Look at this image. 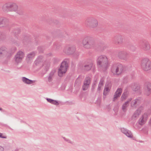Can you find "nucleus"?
I'll return each instance as SVG.
<instances>
[{
	"label": "nucleus",
	"mask_w": 151,
	"mask_h": 151,
	"mask_svg": "<svg viewBox=\"0 0 151 151\" xmlns=\"http://www.w3.org/2000/svg\"><path fill=\"white\" fill-rule=\"evenodd\" d=\"M82 44L83 47L87 49L93 48L95 45V43L93 39L89 37L84 38L82 41Z\"/></svg>",
	"instance_id": "obj_1"
},
{
	"label": "nucleus",
	"mask_w": 151,
	"mask_h": 151,
	"mask_svg": "<svg viewBox=\"0 0 151 151\" xmlns=\"http://www.w3.org/2000/svg\"><path fill=\"white\" fill-rule=\"evenodd\" d=\"M97 65L99 67L104 68H107L109 65L108 60L107 57L105 55H101L98 59Z\"/></svg>",
	"instance_id": "obj_2"
},
{
	"label": "nucleus",
	"mask_w": 151,
	"mask_h": 151,
	"mask_svg": "<svg viewBox=\"0 0 151 151\" xmlns=\"http://www.w3.org/2000/svg\"><path fill=\"white\" fill-rule=\"evenodd\" d=\"M85 24L88 27L93 28L97 27L99 23L96 19L92 18H89L85 20Z\"/></svg>",
	"instance_id": "obj_3"
},
{
	"label": "nucleus",
	"mask_w": 151,
	"mask_h": 151,
	"mask_svg": "<svg viewBox=\"0 0 151 151\" xmlns=\"http://www.w3.org/2000/svg\"><path fill=\"white\" fill-rule=\"evenodd\" d=\"M141 66L145 71L150 70L151 69V61L148 58H144L141 61Z\"/></svg>",
	"instance_id": "obj_4"
},
{
	"label": "nucleus",
	"mask_w": 151,
	"mask_h": 151,
	"mask_svg": "<svg viewBox=\"0 0 151 151\" xmlns=\"http://www.w3.org/2000/svg\"><path fill=\"white\" fill-rule=\"evenodd\" d=\"M68 67L67 62L63 61L61 63L58 71V75L60 77L62 76L66 73Z\"/></svg>",
	"instance_id": "obj_5"
},
{
	"label": "nucleus",
	"mask_w": 151,
	"mask_h": 151,
	"mask_svg": "<svg viewBox=\"0 0 151 151\" xmlns=\"http://www.w3.org/2000/svg\"><path fill=\"white\" fill-rule=\"evenodd\" d=\"M123 67L121 65L118 66L114 65L112 66L111 69V71L112 73L114 74H120L123 71Z\"/></svg>",
	"instance_id": "obj_6"
},
{
	"label": "nucleus",
	"mask_w": 151,
	"mask_h": 151,
	"mask_svg": "<svg viewBox=\"0 0 151 151\" xmlns=\"http://www.w3.org/2000/svg\"><path fill=\"white\" fill-rule=\"evenodd\" d=\"M24 56V54L22 51H19L17 52L15 57V61L17 63L21 62Z\"/></svg>",
	"instance_id": "obj_7"
},
{
	"label": "nucleus",
	"mask_w": 151,
	"mask_h": 151,
	"mask_svg": "<svg viewBox=\"0 0 151 151\" xmlns=\"http://www.w3.org/2000/svg\"><path fill=\"white\" fill-rule=\"evenodd\" d=\"M10 11L15 12L18 14L21 13V9L16 4L13 3L10 4Z\"/></svg>",
	"instance_id": "obj_8"
},
{
	"label": "nucleus",
	"mask_w": 151,
	"mask_h": 151,
	"mask_svg": "<svg viewBox=\"0 0 151 151\" xmlns=\"http://www.w3.org/2000/svg\"><path fill=\"white\" fill-rule=\"evenodd\" d=\"M91 83V78L89 77H87L85 78L83 84L82 86V89L83 90H86L88 88L89 85Z\"/></svg>",
	"instance_id": "obj_9"
},
{
	"label": "nucleus",
	"mask_w": 151,
	"mask_h": 151,
	"mask_svg": "<svg viewBox=\"0 0 151 151\" xmlns=\"http://www.w3.org/2000/svg\"><path fill=\"white\" fill-rule=\"evenodd\" d=\"M149 114L145 112L142 115L139 120V123L140 125H142L145 123Z\"/></svg>",
	"instance_id": "obj_10"
},
{
	"label": "nucleus",
	"mask_w": 151,
	"mask_h": 151,
	"mask_svg": "<svg viewBox=\"0 0 151 151\" xmlns=\"http://www.w3.org/2000/svg\"><path fill=\"white\" fill-rule=\"evenodd\" d=\"M75 47L73 46H70L67 47L65 50V52L68 54H72L75 51Z\"/></svg>",
	"instance_id": "obj_11"
},
{
	"label": "nucleus",
	"mask_w": 151,
	"mask_h": 151,
	"mask_svg": "<svg viewBox=\"0 0 151 151\" xmlns=\"http://www.w3.org/2000/svg\"><path fill=\"white\" fill-rule=\"evenodd\" d=\"M143 109V108L142 107H140L138 108L133 115L132 118L133 119H135L138 118L142 112Z\"/></svg>",
	"instance_id": "obj_12"
},
{
	"label": "nucleus",
	"mask_w": 151,
	"mask_h": 151,
	"mask_svg": "<svg viewBox=\"0 0 151 151\" xmlns=\"http://www.w3.org/2000/svg\"><path fill=\"white\" fill-rule=\"evenodd\" d=\"M145 92L147 95H149L151 92V85L150 83L146 84L144 86Z\"/></svg>",
	"instance_id": "obj_13"
},
{
	"label": "nucleus",
	"mask_w": 151,
	"mask_h": 151,
	"mask_svg": "<svg viewBox=\"0 0 151 151\" xmlns=\"http://www.w3.org/2000/svg\"><path fill=\"white\" fill-rule=\"evenodd\" d=\"M111 84L110 83L108 82L106 84L104 91V94L106 95L109 92L111 88Z\"/></svg>",
	"instance_id": "obj_14"
},
{
	"label": "nucleus",
	"mask_w": 151,
	"mask_h": 151,
	"mask_svg": "<svg viewBox=\"0 0 151 151\" xmlns=\"http://www.w3.org/2000/svg\"><path fill=\"white\" fill-rule=\"evenodd\" d=\"M7 49L5 47H2L0 49V57L4 56L7 55Z\"/></svg>",
	"instance_id": "obj_15"
},
{
	"label": "nucleus",
	"mask_w": 151,
	"mask_h": 151,
	"mask_svg": "<svg viewBox=\"0 0 151 151\" xmlns=\"http://www.w3.org/2000/svg\"><path fill=\"white\" fill-rule=\"evenodd\" d=\"M10 4H6L2 6V9L4 11L8 12L10 9Z\"/></svg>",
	"instance_id": "obj_16"
},
{
	"label": "nucleus",
	"mask_w": 151,
	"mask_h": 151,
	"mask_svg": "<svg viewBox=\"0 0 151 151\" xmlns=\"http://www.w3.org/2000/svg\"><path fill=\"white\" fill-rule=\"evenodd\" d=\"M122 92V89L120 88H118L115 93L114 96V100L116 99L118 97H119Z\"/></svg>",
	"instance_id": "obj_17"
},
{
	"label": "nucleus",
	"mask_w": 151,
	"mask_h": 151,
	"mask_svg": "<svg viewBox=\"0 0 151 151\" xmlns=\"http://www.w3.org/2000/svg\"><path fill=\"white\" fill-rule=\"evenodd\" d=\"M122 131L128 137H132V135L130 131L125 130L124 129H122Z\"/></svg>",
	"instance_id": "obj_18"
},
{
	"label": "nucleus",
	"mask_w": 151,
	"mask_h": 151,
	"mask_svg": "<svg viewBox=\"0 0 151 151\" xmlns=\"http://www.w3.org/2000/svg\"><path fill=\"white\" fill-rule=\"evenodd\" d=\"M22 80L23 82L27 84L32 83L35 82L34 81L30 80L24 77H23L22 78Z\"/></svg>",
	"instance_id": "obj_19"
},
{
	"label": "nucleus",
	"mask_w": 151,
	"mask_h": 151,
	"mask_svg": "<svg viewBox=\"0 0 151 151\" xmlns=\"http://www.w3.org/2000/svg\"><path fill=\"white\" fill-rule=\"evenodd\" d=\"M35 55V54L34 52H32L29 54L27 56V60L29 61L32 60L34 57Z\"/></svg>",
	"instance_id": "obj_20"
},
{
	"label": "nucleus",
	"mask_w": 151,
	"mask_h": 151,
	"mask_svg": "<svg viewBox=\"0 0 151 151\" xmlns=\"http://www.w3.org/2000/svg\"><path fill=\"white\" fill-rule=\"evenodd\" d=\"M104 80L103 79H101L99 82V85L98 89L99 90H101L103 87V85L104 83Z\"/></svg>",
	"instance_id": "obj_21"
},
{
	"label": "nucleus",
	"mask_w": 151,
	"mask_h": 151,
	"mask_svg": "<svg viewBox=\"0 0 151 151\" xmlns=\"http://www.w3.org/2000/svg\"><path fill=\"white\" fill-rule=\"evenodd\" d=\"M93 65L92 63H91L85 65L84 66V69L87 70H90Z\"/></svg>",
	"instance_id": "obj_22"
},
{
	"label": "nucleus",
	"mask_w": 151,
	"mask_h": 151,
	"mask_svg": "<svg viewBox=\"0 0 151 151\" xmlns=\"http://www.w3.org/2000/svg\"><path fill=\"white\" fill-rule=\"evenodd\" d=\"M47 100L48 102L52 103V104L56 105H58L59 104V103L56 101L49 99H47Z\"/></svg>",
	"instance_id": "obj_23"
},
{
	"label": "nucleus",
	"mask_w": 151,
	"mask_h": 151,
	"mask_svg": "<svg viewBox=\"0 0 151 151\" xmlns=\"http://www.w3.org/2000/svg\"><path fill=\"white\" fill-rule=\"evenodd\" d=\"M43 61L42 60L38 59L35 61V64L37 65H43Z\"/></svg>",
	"instance_id": "obj_24"
},
{
	"label": "nucleus",
	"mask_w": 151,
	"mask_h": 151,
	"mask_svg": "<svg viewBox=\"0 0 151 151\" xmlns=\"http://www.w3.org/2000/svg\"><path fill=\"white\" fill-rule=\"evenodd\" d=\"M144 48L146 50H149L150 48V46L148 43H145L144 46Z\"/></svg>",
	"instance_id": "obj_25"
},
{
	"label": "nucleus",
	"mask_w": 151,
	"mask_h": 151,
	"mask_svg": "<svg viewBox=\"0 0 151 151\" xmlns=\"http://www.w3.org/2000/svg\"><path fill=\"white\" fill-rule=\"evenodd\" d=\"M127 97V92H124L123 94L122 97V100H124Z\"/></svg>",
	"instance_id": "obj_26"
},
{
	"label": "nucleus",
	"mask_w": 151,
	"mask_h": 151,
	"mask_svg": "<svg viewBox=\"0 0 151 151\" xmlns=\"http://www.w3.org/2000/svg\"><path fill=\"white\" fill-rule=\"evenodd\" d=\"M125 54V52H124L121 51L119 52L118 56L120 58H122V56L124 55Z\"/></svg>",
	"instance_id": "obj_27"
},
{
	"label": "nucleus",
	"mask_w": 151,
	"mask_h": 151,
	"mask_svg": "<svg viewBox=\"0 0 151 151\" xmlns=\"http://www.w3.org/2000/svg\"><path fill=\"white\" fill-rule=\"evenodd\" d=\"M4 23V19L3 18H0V26H1Z\"/></svg>",
	"instance_id": "obj_28"
},
{
	"label": "nucleus",
	"mask_w": 151,
	"mask_h": 151,
	"mask_svg": "<svg viewBox=\"0 0 151 151\" xmlns=\"http://www.w3.org/2000/svg\"><path fill=\"white\" fill-rule=\"evenodd\" d=\"M128 101L127 102H126L122 106V109L123 110H124L126 107H127V106L128 105Z\"/></svg>",
	"instance_id": "obj_29"
},
{
	"label": "nucleus",
	"mask_w": 151,
	"mask_h": 151,
	"mask_svg": "<svg viewBox=\"0 0 151 151\" xmlns=\"http://www.w3.org/2000/svg\"><path fill=\"white\" fill-rule=\"evenodd\" d=\"M0 137L3 138H6V136L3 135L2 134L0 133Z\"/></svg>",
	"instance_id": "obj_30"
},
{
	"label": "nucleus",
	"mask_w": 151,
	"mask_h": 151,
	"mask_svg": "<svg viewBox=\"0 0 151 151\" xmlns=\"http://www.w3.org/2000/svg\"><path fill=\"white\" fill-rule=\"evenodd\" d=\"M136 103V102L135 100L131 102V105L132 106H133Z\"/></svg>",
	"instance_id": "obj_31"
},
{
	"label": "nucleus",
	"mask_w": 151,
	"mask_h": 151,
	"mask_svg": "<svg viewBox=\"0 0 151 151\" xmlns=\"http://www.w3.org/2000/svg\"><path fill=\"white\" fill-rule=\"evenodd\" d=\"M4 150V148L0 146V151H3Z\"/></svg>",
	"instance_id": "obj_32"
},
{
	"label": "nucleus",
	"mask_w": 151,
	"mask_h": 151,
	"mask_svg": "<svg viewBox=\"0 0 151 151\" xmlns=\"http://www.w3.org/2000/svg\"><path fill=\"white\" fill-rule=\"evenodd\" d=\"M117 38L121 39L122 38V37L120 36H119L117 37Z\"/></svg>",
	"instance_id": "obj_33"
},
{
	"label": "nucleus",
	"mask_w": 151,
	"mask_h": 151,
	"mask_svg": "<svg viewBox=\"0 0 151 151\" xmlns=\"http://www.w3.org/2000/svg\"><path fill=\"white\" fill-rule=\"evenodd\" d=\"M131 99H129V101H131Z\"/></svg>",
	"instance_id": "obj_34"
},
{
	"label": "nucleus",
	"mask_w": 151,
	"mask_h": 151,
	"mask_svg": "<svg viewBox=\"0 0 151 151\" xmlns=\"http://www.w3.org/2000/svg\"><path fill=\"white\" fill-rule=\"evenodd\" d=\"M50 78V77H49V79Z\"/></svg>",
	"instance_id": "obj_35"
},
{
	"label": "nucleus",
	"mask_w": 151,
	"mask_h": 151,
	"mask_svg": "<svg viewBox=\"0 0 151 151\" xmlns=\"http://www.w3.org/2000/svg\"><path fill=\"white\" fill-rule=\"evenodd\" d=\"M0 110H1V109H0Z\"/></svg>",
	"instance_id": "obj_36"
}]
</instances>
